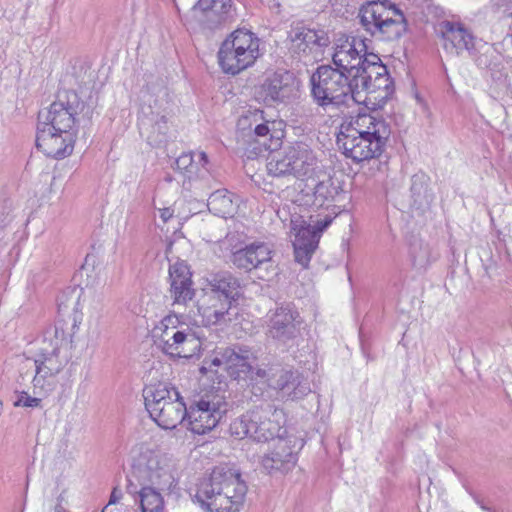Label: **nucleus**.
I'll return each instance as SVG.
<instances>
[{
    "mask_svg": "<svg viewBox=\"0 0 512 512\" xmlns=\"http://www.w3.org/2000/svg\"><path fill=\"white\" fill-rule=\"evenodd\" d=\"M246 493L240 472L229 464H220L199 481L195 501L204 512H238Z\"/></svg>",
    "mask_w": 512,
    "mask_h": 512,
    "instance_id": "f257e3e1",
    "label": "nucleus"
},
{
    "mask_svg": "<svg viewBox=\"0 0 512 512\" xmlns=\"http://www.w3.org/2000/svg\"><path fill=\"white\" fill-rule=\"evenodd\" d=\"M352 77L344 70L329 64L320 65L309 79L310 95L314 103L326 109L339 107L352 99L356 103L364 100L356 97Z\"/></svg>",
    "mask_w": 512,
    "mask_h": 512,
    "instance_id": "f03ea898",
    "label": "nucleus"
},
{
    "mask_svg": "<svg viewBox=\"0 0 512 512\" xmlns=\"http://www.w3.org/2000/svg\"><path fill=\"white\" fill-rule=\"evenodd\" d=\"M284 413L269 401H262L230 424L231 434L240 439L249 437L256 442L275 440L287 434L281 421Z\"/></svg>",
    "mask_w": 512,
    "mask_h": 512,
    "instance_id": "7ed1b4c3",
    "label": "nucleus"
},
{
    "mask_svg": "<svg viewBox=\"0 0 512 512\" xmlns=\"http://www.w3.org/2000/svg\"><path fill=\"white\" fill-rule=\"evenodd\" d=\"M358 17L366 32L380 41H395L407 32L404 13L388 0L367 2Z\"/></svg>",
    "mask_w": 512,
    "mask_h": 512,
    "instance_id": "20e7f679",
    "label": "nucleus"
},
{
    "mask_svg": "<svg viewBox=\"0 0 512 512\" xmlns=\"http://www.w3.org/2000/svg\"><path fill=\"white\" fill-rule=\"evenodd\" d=\"M259 38L250 30L238 28L221 43L218 63L225 74L237 75L251 67L260 56Z\"/></svg>",
    "mask_w": 512,
    "mask_h": 512,
    "instance_id": "39448f33",
    "label": "nucleus"
},
{
    "mask_svg": "<svg viewBox=\"0 0 512 512\" xmlns=\"http://www.w3.org/2000/svg\"><path fill=\"white\" fill-rule=\"evenodd\" d=\"M90 119L92 109L75 91L58 93L57 99L45 110L38 113V125L48 126L62 133L75 132L79 117Z\"/></svg>",
    "mask_w": 512,
    "mask_h": 512,
    "instance_id": "423d86ee",
    "label": "nucleus"
},
{
    "mask_svg": "<svg viewBox=\"0 0 512 512\" xmlns=\"http://www.w3.org/2000/svg\"><path fill=\"white\" fill-rule=\"evenodd\" d=\"M227 403L214 398L201 399L186 409L185 419L188 429L194 434L203 435L211 431L221 421L228 411Z\"/></svg>",
    "mask_w": 512,
    "mask_h": 512,
    "instance_id": "0eeeda50",
    "label": "nucleus"
},
{
    "mask_svg": "<svg viewBox=\"0 0 512 512\" xmlns=\"http://www.w3.org/2000/svg\"><path fill=\"white\" fill-rule=\"evenodd\" d=\"M333 45V65L349 75L363 63L366 54H369L365 40L352 34H336Z\"/></svg>",
    "mask_w": 512,
    "mask_h": 512,
    "instance_id": "6e6552de",
    "label": "nucleus"
},
{
    "mask_svg": "<svg viewBox=\"0 0 512 512\" xmlns=\"http://www.w3.org/2000/svg\"><path fill=\"white\" fill-rule=\"evenodd\" d=\"M151 99L141 105L138 127L140 133L145 135L148 143L153 147H162L167 144L169 139V127L167 116L160 110L157 100Z\"/></svg>",
    "mask_w": 512,
    "mask_h": 512,
    "instance_id": "1a4fd4ad",
    "label": "nucleus"
},
{
    "mask_svg": "<svg viewBox=\"0 0 512 512\" xmlns=\"http://www.w3.org/2000/svg\"><path fill=\"white\" fill-rule=\"evenodd\" d=\"M337 144L343 149L345 156L356 163L379 157L386 146L381 143L376 146V141L373 139L362 133H357L351 126L343 125L337 135Z\"/></svg>",
    "mask_w": 512,
    "mask_h": 512,
    "instance_id": "9d476101",
    "label": "nucleus"
},
{
    "mask_svg": "<svg viewBox=\"0 0 512 512\" xmlns=\"http://www.w3.org/2000/svg\"><path fill=\"white\" fill-rule=\"evenodd\" d=\"M289 51L298 57L308 56L331 44L328 32L323 28L297 23L288 32Z\"/></svg>",
    "mask_w": 512,
    "mask_h": 512,
    "instance_id": "9b49d317",
    "label": "nucleus"
},
{
    "mask_svg": "<svg viewBox=\"0 0 512 512\" xmlns=\"http://www.w3.org/2000/svg\"><path fill=\"white\" fill-rule=\"evenodd\" d=\"M302 318L290 304L277 307L271 314L267 334L273 340L287 345L301 335Z\"/></svg>",
    "mask_w": 512,
    "mask_h": 512,
    "instance_id": "f8f14e48",
    "label": "nucleus"
},
{
    "mask_svg": "<svg viewBox=\"0 0 512 512\" xmlns=\"http://www.w3.org/2000/svg\"><path fill=\"white\" fill-rule=\"evenodd\" d=\"M134 477L142 484L162 491H171L175 486L174 475L164 455H151L145 464L134 466Z\"/></svg>",
    "mask_w": 512,
    "mask_h": 512,
    "instance_id": "ddd939ff",
    "label": "nucleus"
},
{
    "mask_svg": "<svg viewBox=\"0 0 512 512\" xmlns=\"http://www.w3.org/2000/svg\"><path fill=\"white\" fill-rule=\"evenodd\" d=\"M273 449L262 458V466L268 473L290 471L297 462L295 436H278L275 438Z\"/></svg>",
    "mask_w": 512,
    "mask_h": 512,
    "instance_id": "4468645a",
    "label": "nucleus"
},
{
    "mask_svg": "<svg viewBox=\"0 0 512 512\" xmlns=\"http://www.w3.org/2000/svg\"><path fill=\"white\" fill-rule=\"evenodd\" d=\"M75 132L62 133L48 126L37 125L36 146L46 156L62 159L69 156L74 149Z\"/></svg>",
    "mask_w": 512,
    "mask_h": 512,
    "instance_id": "2eb2a0df",
    "label": "nucleus"
},
{
    "mask_svg": "<svg viewBox=\"0 0 512 512\" xmlns=\"http://www.w3.org/2000/svg\"><path fill=\"white\" fill-rule=\"evenodd\" d=\"M273 370L274 374L270 379L269 387L276 390L281 398L298 400L310 392V387L297 370L280 365H275Z\"/></svg>",
    "mask_w": 512,
    "mask_h": 512,
    "instance_id": "dca6fc26",
    "label": "nucleus"
},
{
    "mask_svg": "<svg viewBox=\"0 0 512 512\" xmlns=\"http://www.w3.org/2000/svg\"><path fill=\"white\" fill-rule=\"evenodd\" d=\"M438 34L443 40V48L452 55H460L463 51L472 53L477 42L468 29L459 22L444 20L438 24Z\"/></svg>",
    "mask_w": 512,
    "mask_h": 512,
    "instance_id": "f3484780",
    "label": "nucleus"
},
{
    "mask_svg": "<svg viewBox=\"0 0 512 512\" xmlns=\"http://www.w3.org/2000/svg\"><path fill=\"white\" fill-rule=\"evenodd\" d=\"M193 11L202 26L209 30H215L234 18L232 0H198Z\"/></svg>",
    "mask_w": 512,
    "mask_h": 512,
    "instance_id": "a211bd4d",
    "label": "nucleus"
},
{
    "mask_svg": "<svg viewBox=\"0 0 512 512\" xmlns=\"http://www.w3.org/2000/svg\"><path fill=\"white\" fill-rule=\"evenodd\" d=\"M192 273L185 261H176L169 267L170 292L173 304L186 305L195 297Z\"/></svg>",
    "mask_w": 512,
    "mask_h": 512,
    "instance_id": "6ab92c4d",
    "label": "nucleus"
},
{
    "mask_svg": "<svg viewBox=\"0 0 512 512\" xmlns=\"http://www.w3.org/2000/svg\"><path fill=\"white\" fill-rule=\"evenodd\" d=\"M218 354L223 357L226 369L235 379L253 373V363L256 361V357L248 346L235 344L220 349Z\"/></svg>",
    "mask_w": 512,
    "mask_h": 512,
    "instance_id": "aec40b11",
    "label": "nucleus"
},
{
    "mask_svg": "<svg viewBox=\"0 0 512 512\" xmlns=\"http://www.w3.org/2000/svg\"><path fill=\"white\" fill-rule=\"evenodd\" d=\"M264 102H286L295 94V78L292 73L285 71L274 73L261 85Z\"/></svg>",
    "mask_w": 512,
    "mask_h": 512,
    "instance_id": "412c9836",
    "label": "nucleus"
},
{
    "mask_svg": "<svg viewBox=\"0 0 512 512\" xmlns=\"http://www.w3.org/2000/svg\"><path fill=\"white\" fill-rule=\"evenodd\" d=\"M67 356H62L57 348L42 346L34 360L36 373L33 378L34 386H43L46 378L53 377L62 371L67 364Z\"/></svg>",
    "mask_w": 512,
    "mask_h": 512,
    "instance_id": "4be33fe9",
    "label": "nucleus"
},
{
    "mask_svg": "<svg viewBox=\"0 0 512 512\" xmlns=\"http://www.w3.org/2000/svg\"><path fill=\"white\" fill-rule=\"evenodd\" d=\"M387 71V67L381 62L378 55L374 53L366 54L363 63L350 74L356 97L360 98L361 92L369 90L371 82L380 76H385Z\"/></svg>",
    "mask_w": 512,
    "mask_h": 512,
    "instance_id": "5701e85b",
    "label": "nucleus"
},
{
    "mask_svg": "<svg viewBox=\"0 0 512 512\" xmlns=\"http://www.w3.org/2000/svg\"><path fill=\"white\" fill-rule=\"evenodd\" d=\"M235 301L206 292L198 305V312L206 325H216L231 321L230 310Z\"/></svg>",
    "mask_w": 512,
    "mask_h": 512,
    "instance_id": "b1692460",
    "label": "nucleus"
},
{
    "mask_svg": "<svg viewBox=\"0 0 512 512\" xmlns=\"http://www.w3.org/2000/svg\"><path fill=\"white\" fill-rule=\"evenodd\" d=\"M231 262L245 272L260 270L263 265L271 262V250L263 243L247 245L232 254Z\"/></svg>",
    "mask_w": 512,
    "mask_h": 512,
    "instance_id": "393cba45",
    "label": "nucleus"
},
{
    "mask_svg": "<svg viewBox=\"0 0 512 512\" xmlns=\"http://www.w3.org/2000/svg\"><path fill=\"white\" fill-rule=\"evenodd\" d=\"M158 346L172 358L190 357L199 346L193 333L175 330L172 327L169 336H161Z\"/></svg>",
    "mask_w": 512,
    "mask_h": 512,
    "instance_id": "a878e982",
    "label": "nucleus"
},
{
    "mask_svg": "<svg viewBox=\"0 0 512 512\" xmlns=\"http://www.w3.org/2000/svg\"><path fill=\"white\" fill-rule=\"evenodd\" d=\"M288 148L293 176L311 178L318 168V160L312 148L302 141L295 142Z\"/></svg>",
    "mask_w": 512,
    "mask_h": 512,
    "instance_id": "bb28decb",
    "label": "nucleus"
},
{
    "mask_svg": "<svg viewBox=\"0 0 512 512\" xmlns=\"http://www.w3.org/2000/svg\"><path fill=\"white\" fill-rule=\"evenodd\" d=\"M209 293L237 302L241 296L240 280L227 271L211 274L207 278Z\"/></svg>",
    "mask_w": 512,
    "mask_h": 512,
    "instance_id": "cd10ccee",
    "label": "nucleus"
},
{
    "mask_svg": "<svg viewBox=\"0 0 512 512\" xmlns=\"http://www.w3.org/2000/svg\"><path fill=\"white\" fill-rule=\"evenodd\" d=\"M348 126H351L357 133H362L376 141V146L378 143L386 145L391 133L389 125L383 119H377L370 114L358 116Z\"/></svg>",
    "mask_w": 512,
    "mask_h": 512,
    "instance_id": "c85d7f7f",
    "label": "nucleus"
},
{
    "mask_svg": "<svg viewBox=\"0 0 512 512\" xmlns=\"http://www.w3.org/2000/svg\"><path fill=\"white\" fill-rule=\"evenodd\" d=\"M429 177L425 173H416L411 177V207L420 213L431 208L435 195L429 188Z\"/></svg>",
    "mask_w": 512,
    "mask_h": 512,
    "instance_id": "c756f323",
    "label": "nucleus"
},
{
    "mask_svg": "<svg viewBox=\"0 0 512 512\" xmlns=\"http://www.w3.org/2000/svg\"><path fill=\"white\" fill-rule=\"evenodd\" d=\"M179 396L176 388L168 387L165 383L149 385L143 389L145 407L150 416L154 414V406L164 409L167 403L177 400Z\"/></svg>",
    "mask_w": 512,
    "mask_h": 512,
    "instance_id": "7c9ffc66",
    "label": "nucleus"
},
{
    "mask_svg": "<svg viewBox=\"0 0 512 512\" xmlns=\"http://www.w3.org/2000/svg\"><path fill=\"white\" fill-rule=\"evenodd\" d=\"M186 406L179 396L177 400L167 403L164 409L154 408L150 417L163 429H174L185 420Z\"/></svg>",
    "mask_w": 512,
    "mask_h": 512,
    "instance_id": "2f4dec72",
    "label": "nucleus"
},
{
    "mask_svg": "<svg viewBox=\"0 0 512 512\" xmlns=\"http://www.w3.org/2000/svg\"><path fill=\"white\" fill-rule=\"evenodd\" d=\"M469 54L480 69H486L490 73L493 80L501 79L503 76L501 63L496 61L498 57L490 45L477 41L475 48H472V53Z\"/></svg>",
    "mask_w": 512,
    "mask_h": 512,
    "instance_id": "473e14b6",
    "label": "nucleus"
},
{
    "mask_svg": "<svg viewBox=\"0 0 512 512\" xmlns=\"http://www.w3.org/2000/svg\"><path fill=\"white\" fill-rule=\"evenodd\" d=\"M74 333L75 329L71 330V322L59 318L53 327L45 331L43 346L57 348V351H62L72 342Z\"/></svg>",
    "mask_w": 512,
    "mask_h": 512,
    "instance_id": "72a5a7b5",
    "label": "nucleus"
},
{
    "mask_svg": "<svg viewBox=\"0 0 512 512\" xmlns=\"http://www.w3.org/2000/svg\"><path fill=\"white\" fill-rule=\"evenodd\" d=\"M318 244L317 236L308 230L299 229L293 241L295 261L307 268Z\"/></svg>",
    "mask_w": 512,
    "mask_h": 512,
    "instance_id": "f704fd0d",
    "label": "nucleus"
},
{
    "mask_svg": "<svg viewBox=\"0 0 512 512\" xmlns=\"http://www.w3.org/2000/svg\"><path fill=\"white\" fill-rule=\"evenodd\" d=\"M80 301V291L77 288H69L63 291L57 297L58 312L62 313L72 312L68 315V321L71 322V330L78 327V323L81 322V314L78 310Z\"/></svg>",
    "mask_w": 512,
    "mask_h": 512,
    "instance_id": "c9c22d12",
    "label": "nucleus"
},
{
    "mask_svg": "<svg viewBox=\"0 0 512 512\" xmlns=\"http://www.w3.org/2000/svg\"><path fill=\"white\" fill-rule=\"evenodd\" d=\"M232 198L233 194L226 189L214 191L208 198L209 211L223 218L232 216L235 212V204Z\"/></svg>",
    "mask_w": 512,
    "mask_h": 512,
    "instance_id": "e433bc0d",
    "label": "nucleus"
},
{
    "mask_svg": "<svg viewBox=\"0 0 512 512\" xmlns=\"http://www.w3.org/2000/svg\"><path fill=\"white\" fill-rule=\"evenodd\" d=\"M409 256L413 267L418 270L426 269L437 258L428 243L416 238L410 243Z\"/></svg>",
    "mask_w": 512,
    "mask_h": 512,
    "instance_id": "4c0bfd02",
    "label": "nucleus"
},
{
    "mask_svg": "<svg viewBox=\"0 0 512 512\" xmlns=\"http://www.w3.org/2000/svg\"><path fill=\"white\" fill-rule=\"evenodd\" d=\"M162 490L151 486H144L140 493V507L142 512H164Z\"/></svg>",
    "mask_w": 512,
    "mask_h": 512,
    "instance_id": "58836bf2",
    "label": "nucleus"
},
{
    "mask_svg": "<svg viewBox=\"0 0 512 512\" xmlns=\"http://www.w3.org/2000/svg\"><path fill=\"white\" fill-rule=\"evenodd\" d=\"M267 172L273 177H284L293 175L292 163L289 157V148L284 150L283 155H273L266 164Z\"/></svg>",
    "mask_w": 512,
    "mask_h": 512,
    "instance_id": "ea45409f",
    "label": "nucleus"
},
{
    "mask_svg": "<svg viewBox=\"0 0 512 512\" xmlns=\"http://www.w3.org/2000/svg\"><path fill=\"white\" fill-rule=\"evenodd\" d=\"M254 141L259 144L264 150L276 151L281 147L282 141L278 136L270 133L267 123H258L254 127Z\"/></svg>",
    "mask_w": 512,
    "mask_h": 512,
    "instance_id": "a19ab883",
    "label": "nucleus"
},
{
    "mask_svg": "<svg viewBox=\"0 0 512 512\" xmlns=\"http://www.w3.org/2000/svg\"><path fill=\"white\" fill-rule=\"evenodd\" d=\"M338 186H335L332 179L322 180L314 187V205L323 206L326 202L332 201L338 194Z\"/></svg>",
    "mask_w": 512,
    "mask_h": 512,
    "instance_id": "79ce46f5",
    "label": "nucleus"
},
{
    "mask_svg": "<svg viewBox=\"0 0 512 512\" xmlns=\"http://www.w3.org/2000/svg\"><path fill=\"white\" fill-rule=\"evenodd\" d=\"M173 169L183 174L189 181L197 176V165L191 153H183L174 160Z\"/></svg>",
    "mask_w": 512,
    "mask_h": 512,
    "instance_id": "37998d69",
    "label": "nucleus"
},
{
    "mask_svg": "<svg viewBox=\"0 0 512 512\" xmlns=\"http://www.w3.org/2000/svg\"><path fill=\"white\" fill-rule=\"evenodd\" d=\"M332 223V218L326 215L322 219L313 220L310 217V222L307 225L301 226L300 230H308L313 233V236H317V240H320L322 232Z\"/></svg>",
    "mask_w": 512,
    "mask_h": 512,
    "instance_id": "c03bdc74",
    "label": "nucleus"
},
{
    "mask_svg": "<svg viewBox=\"0 0 512 512\" xmlns=\"http://www.w3.org/2000/svg\"><path fill=\"white\" fill-rule=\"evenodd\" d=\"M378 90H384L386 92L385 96L393 92V80L389 76L388 71L385 76H380L378 79L373 80L369 85V90H363V92L373 93Z\"/></svg>",
    "mask_w": 512,
    "mask_h": 512,
    "instance_id": "a18cd8bd",
    "label": "nucleus"
},
{
    "mask_svg": "<svg viewBox=\"0 0 512 512\" xmlns=\"http://www.w3.org/2000/svg\"><path fill=\"white\" fill-rule=\"evenodd\" d=\"M42 400L37 397L30 396L27 392L22 391L17 395L14 406H22L27 408H38L41 406Z\"/></svg>",
    "mask_w": 512,
    "mask_h": 512,
    "instance_id": "49530a36",
    "label": "nucleus"
},
{
    "mask_svg": "<svg viewBox=\"0 0 512 512\" xmlns=\"http://www.w3.org/2000/svg\"><path fill=\"white\" fill-rule=\"evenodd\" d=\"M145 485L141 482L137 481L134 477V469L132 470L131 474L127 477V486L126 491L130 495H138L140 497L141 488Z\"/></svg>",
    "mask_w": 512,
    "mask_h": 512,
    "instance_id": "de8ad7c7",
    "label": "nucleus"
},
{
    "mask_svg": "<svg viewBox=\"0 0 512 512\" xmlns=\"http://www.w3.org/2000/svg\"><path fill=\"white\" fill-rule=\"evenodd\" d=\"M275 367V365H271L267 368H257V369H253V373H251V380H254V377H253V374H255L256 378H260L261 380H264L265 383H267V385L269 386L270 384V379L272 378L273 374H274V370L273 368Z\"/></svg>",
    "mask_w": 512,
    "mask_h": 512,
    "instance_id": "09e8293b",
    "label": "nucleus"
},
{
    "mask_svg": "<svg viewBox=\"0 0 512 512\" xmlns=\"http://www.w3.org/2000/svg\"><path fill=\"white\" fill-rule=\"evenodd\" d=\"M10 203L7 199H0V228L5 227L10 221Z\"/></svg>",
    "mask_w": 512,
    "mask_h": 512,
    "instance_id": "8fccbe9b",
    "label": "nucleus"
},
{
    "mask_svg": "<svg viewBox=\"0 0 512 512\" xmlns=\"http://www.w3.org/2000/svg\"><path fill=\"white\" fill-rule=\"evenodd\" d=\"M471 497L479 507L485 512H500L498 509L488 505L484 498L475 492H470Z\"/></svg>",
    "mask_w": 512,
    "mask_h": 512,
    "instance_id": "3c124183",
    "label": "nucleus"
},
{
    "mask_svg": "<svg viewBox=\"0 0 512 512\" xmlns=\"http://www.w3.org/2000/svg\"><path fill=\"white\" fill-rule=\"evenodd\" d=\"M177 322V317L168 315L161 321V326L159 329L163 330L162 336H169V332H171L172 327H174V324Z\"/></svg>",
    "mask_w": 512,
    "mask_h": 512,
    "instance_id": "603ef678",
    "label": "nucleus"
},
{
    "mask_svg": "<svg viewBox=\"0 0 512 512\" xmlns=\"http://www.w3.org/2000/svg\"><path fill=\"white\" fill-rule=\"evenodd\" d=\"M122 496V491L118 487H114L111 492L108 505L116 504L122 498Z\"/></svg>",
    "mask_w": 512,
    "mask_h": 512,
    "instance_id": "864d4df0",
    "label": "nucleus"
},
{
    "mask_svg": "<svg viewBox=\"0 0 512 512\" xmlns=\"http://www.w3.org/2000/svg\"><path fill=\"white\" fill-rule=\"evenodd\" d=\"M173 213L174 211L169 207L160 209V218L166 223L173 217Z\"/></svg>",
    "mask_w": 512,
    "mask_h": 512,
    "instance_id": "5fc2aeb1",
    "label": "nucleus"
},
{
    "mask_svg": "<svg viewBox=\"0 0 512 512\" xmlns=\"http://www.w3.org/2000/svg\"><path fill=\"white\" fill-rule=\"evenodd\" d=\"M251 393L255 396V397H262L263 396V390L260 386H258L257 384H252L251 386Z\"/></svg>",
    "mask_w": 512,
    "mask_h": 512,
    "instance_id": "6e6d98bb",
    "label": "nucleus"
},
{
    "mask_svg": "<svg viewBox=\"0 0 512 512\" xmlns=\"http://www.w3.org/2000/svg\"><path fill=\"white\" fill-rule=\"evenodd\" d=\"M263 111L256 109L253 113H251V117H253L254 121L257 122L259 119L263 120Z\"/></svg>",
    "mask_w": 512,
    "mask_h": 512,
    "instance_id": "4d7b16f0",
    "label": "nucleus"
},
{
    "mask_svg": "<svg viewBox=\"0 0 512 512\" xmlns=\"http://www.w3.org/2000/svg\"><path fill=\"white\" fill-rule=\"evenodd\" d=\"M199 163H201L203 168L208 164V156L205 152L199 153Z\"/></svg>",
    "mask_w": 512,
    "mask_h": 512,
    "instance_id": "13d9d810",
    "label": "nucleus"
},
{
    "mask_svg": "<svg viewBox=\"0 0 512 512\" xmlns=\"http://www.w3.org/2000/svg\"><path fill=\"white\" fill-rule=\"evenodd\" d=\"M212 364H213V365H217V366H218V365H221V364H224V359H223V357H222L221 355H219V354H218V356H217V357H215V358L213 359Z\"/></svg>",
    "mask_w": 512,
    "mask_h": 512,
    "instance_id": "bf43d9fd",
    "label": "nucleus"
},
{
    "mask_svg": "<svg viewBox=\"0 0 512 512\" xmlns=\"http://www.w3.org/2000/svg\"><path fill=\"white\" fill-rule=\"evenodd\" d=\"M504 44L506 46H512V33L511 34H508L504 40H503Z\"/></svg>",
    "mask_w": 512,
    "mask_h": 512,
    "instance_id": "052dcab7",
    "label": "nucleus"
},
{
    "mask_svg": "<svg viewBox=\"0 0 512 512\" xmlns=\"http://www.w3.org/2000/svg\"><path fill=\"white\" fill-rule=\"evenodd\" d=\"M54 512H66V510H65V508L60 503H58L54 507Z\"/></svg>",
    "mask_w": 512,
    "mask_h": 512,
    "instance_id": "680f3d73",
    "label": "nucleus"
},
{
    "mask_svg": "<svg viewBox=\"0 0 512 512\" xmlns=\"http://www.w3.org/2000/svg\"><path fill=\"white\" fill-rule=\"evenodd\" d=\"M172 246H173V242L170 241L167 245V248H166V254L170 253L171 250H172Z\"/></svg>",
    "mask_w": 512,
    "mask_h": 512,
    "instance_id": "e2e57ef3",
    "label": "nucleus"
},
{
    "mask_svg": "<svg viewBox=\"0 0 512 512\" xmlns=\"http://www.w3.org/2000/svg\"><path fill=\"white\" fill-rule=\"evenodd\" d=\"M249 119L248 116H245L244 119L242 121H247Z\"/></svg>",
    "mask_w": 512,
    "mask_h": 512,
    "instance_id": "0e129e2a",
    "label": "nucleus"
},
{
    "mask_svg": "<svg viewBox=\"0 0 512 512\" xmlns=\"http://www.w3.org/2000/svg\"><path fill=\"white\" fill-rule=\"evenodd\" d=\"M107 508H108V505L105 506V508L102 510V512H105L107 510Z\"/></svg>",
    "mask_w": 512,
    "mask_h": 512,
    "instance_id": "69168bd1",
    "label": "nucleus"
}]
</instances>
